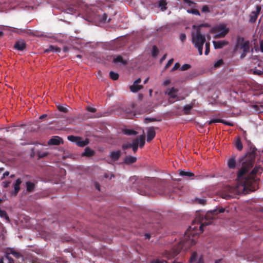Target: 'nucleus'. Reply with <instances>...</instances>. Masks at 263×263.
<instances>
[{
  "label": "nucleus",
  "instance_id": "f257e3e1",
  "mask_svg": "<svg viewBox=\"0 0 263 263\" xmlns=\"http://www.w3.org/2000/svg\"><path fill=\"white\" fill-rule=\"evenodd\" d=\"M217 215H197L191 226L185 232L186 242L191 241L190 245H194L196 241L194 239L197 235L203 232V227L211 224Z\"/></svg>",
  "mask_w": 263,
  "mask_h": 263
},
{
  "label": "nucleus",
  "instance_id": "f03ea898",
  "mask_svg": "<svg viewBox=\"0 0 263 263\" xmlns=\"http://www.w3.org/2000/svg\"><path fill=\"white\" fill-rule=\"evenodd\" d=\"M247 171V168H242L238 173L237 185L234 187L227 186L226 190L234 194H248L256 190L257 185L255 181L252 179H246L243 177Z\"/></svg>",
  "mask_w": 263,
  "mask_h": 263
},
{
  "label": "nucleus",
  "instance_id": "7ed1b4c3",
  "mask_svg": "<svg viewBox=\"0 0 263 263\" xmlns=\"http://www.w3.org/2000/svg\"><path fill=\"white\" fill-rule=\"evenodd\" d=\"M192 43L195 47L198 49L199 55L202 54L203 46L205 42L204 35L200 33L199 31V27L194 25L192 26V31L191 33Z\"/></svg>",
  "mask_w": 263,
  "mask_h": 263
},
{
  "label": "nucleus",
  "instance_id": "20e7f679",
  "mask_svg": "<svg viewBox=\"0 0 263 263\" xmlns=\"http://www.w3.org/2000/svg\"><path fill=\"white\" fill-rule=\"evenodd\" d=\"M250 45L248 40H245L243 37H238L237 43L234 48V52L235 54H240V58H244L246 54L250 51Z\"/></svg>",
  "mask_w": 263,
  "mask_h": 263
},
{
  "label": "nucleus",
  "instance_id": "39448f33",
  "mask_svg": "<svg viewBox=\"0 0 263 263\" xmlns=\"http://www.w3.org/2000/svg\"><path fill=\"white\" fill-rule=\"evenodd\" d=\"M211 31L215 33V38H221L224 37L229 32V29L224 24H219L212 29Z\"/></svg>",
  "mask_w": 263,
  "mask_h": 263
},
{
  "label": "nucleus",
  "instance_id": "423d86ee",
  "mask_svg": "<svg viewBox=\"0 0 263 263\" xmlns=\"http://www.w3.org/2000/svg\"><path fill=\"white\" fill-rule=\"evenodd\" d=\"M165 93L168 96V100L170 102L173 103L179 100L178 89L174 87L167 89Z\"/></svg>",
  "mask_w": 263,
  "mask_h": 263
},
{
  "label": "nucleus",
  "instance_id": "0eeeda50",
  "mask_svg": "<svg viewBox=\"0 0 263 263\" xmlns=\"http://www.w3.org/2000/svg\"><path fill=\"white\" fill-rule=\"evenodd\" d=\"M67 138L69 141L76 143L77 145L80 147H84L89 142L87 139H83L77 136H69Z\"/></svg>",
  "mask_w": 263,
  "mask_h": 263
},
{
  "label": "nucleus",
  "instance_id": "6e6552de",
  "mask_svg": "<svg viewBox=\"0 0 263 263\" xmlns=\"http://www.w3.org/2000/svg\"><path fill=\"white\" fill-rule=\"evenodd\" d=\"M261 8L260 6H256L255 7V10L252 11L250 14L249 22L251 23H254L258 17L261 11Z\"/></svg>",
  "mask_w": 263,
  "mask_h": 263
},
{
  "label": "nucleus",
  "instance_id": "1a4fd4ad",
  "mask_svg": "<svg viewBox=\"0 0 263 263\" xmlns=\"http://www.w3.org/2000/svg\"><path fill=\"white\" fill-rule=\"evenodd\" d=\"M141 82V79L140 78L137 79L133 83L132 85L130 86V89L131 91L133 92H136L138 91L139 90L142 88L143 86L139 84Z\"/></svg>",
  "mask_w": 263,
  "mask_h": 263
},
{
  "label": "nucleus",
  "instance_id": "9d476101",
  "mask_svg": "<svg viewBox=\"0 0 263 263\" xmlns=\"http://www.w3.org/2000/svg\"><path fill=\"white\" fill-rule=\"evenodd\" d=\"M62 143V139L58 136H54L51 139H50L48 143L49 145H60Z\"/></svg>",
  "mask_w": 263,
  "mask_h": 263
},
{
  "label": "nucleus",
  "instance_id": "9b49d317",
  "mask_svg": "<svg viewBox=\"0 0 263 263\" xmlns=\"http://www.w3.org/2000/svg\"><path fill=\"white\" fill-rule=\"evenodd\" d=\"M213 45L215 49H220L228 45V42L226 41H213Z\"/></svg>",
  "mask_w": 263,
  "mask_h": 263
},
{
  "label": "nucleus",
  "instance_id": "f8f14e48",
  "mask_svg": "<svg viewBox=\"0 0 263 263\" xmlns=\"http://www.w3.org/2000/svg\"><path fill=\"white\" fill-rule=\"evenodd\" d=\"M121 154L120 151H112L109 153V156L112 160L116 161L119 159Z\"/></svg>",
  "mask_w": 263,
  "mask_h": 263
},
{
  "label": "nucleus",
  "instance_id": "ddd939ff",
  "mask_svg": "<svg viewBox=\"0 0 263 263\" xmlns=\"http://www.w3.org/2000/svg\"><path fill=\"white\" fill-rule=\"evenodd\" d=\"M156 135V132L153 127H149L147 131V141H149L153 139Z\"/></svg>",
  "mask_w": 263,
  "mask_h": 263
},
{
  "label": "nucleus",
  "instance_id": "4468645a",
  "mask_svg": "<svg viewBox=\"0 0 263 263\" xmlns=\"http://www.w3.org/2000/svg\"><path fill=\"white\" fill-rule=\"evenodd\" d=\"M14 48L18 50H23L25 48V43L24 41H18L14 45Z\"/></svg>",
  "mask_w": 263,
  "mask_h": 263
},
{
  "label": "nucleus",
  "instance_id": "2eb2a0df",
  "mask_svg": "<svg viewBox=\"0 0 263 263\" xmlns=\"http://www.w3.org/2000/svg\"><path fill=\"white\" fill-rule=\"evenodd\" d=\"M137 160V158L133 156H127L124 160V163L127 164H131L135 163Z\"/></svg>",
  "mask_w": 263,
  "mask_h": 263
},
{
  "label": "nucleus",
  "instance_id": "dca6fc26",
  "mask_svg": "<svg viewBox=\"0 0 263 263\" xmlns=\"http://www.w3.org/2000/svg\"><path fill=\"white\" fill-rule=\"evenodd\" d=\"M95 152L90 148L87 147L85 149L84 152L82 153V155L86 157H91L94 155Z\"/></svg>",
  "mask_w": 263,
  "mask_h": 263
},
{
  "label": "nucleus",
  "instance_id": "f3484780",
  "mask_svg": "<svg viewBox=\"0 0 263 263\" xmlns=\"http://www.w3.org/2000/svg\"><path fill=\"white\" fill-rule=\"evenodd\" d=\"M22 182L21 179H18L16 180L15 184H14V194H16L20 189V184Z\"/></svg>",
  "mask_w": 263,
  "mask_h": 263
},
{
  "label": "nucleus",
  "instance_id": "a211bd4d",
  "mask_svg": "<svg viewBox=\"0 0 263 263\" xmlns=\"http://www.w3.org/2000/svg\"><path fill=\"white\" fill-rule=\"evenodd\" d=\"M213 212L215 213L216 214L218 213H222L224 212L228 213L229 211L228 210H226L222 207L219 206L217 207L216 209L213 210Z\"/></svg>",
  "mask_w": 263,
  "mask_h": 263
},
{
  "label": "nucleus",
  "instance_id": "6ab92c4d",
  "mask_svg": "<svg viewBox=\"0 0 263 263\" xmlns=\"http://www.w3.org/2000/svg\"><path fill=\"white\" fill-rule=\"evenodd\" d=\"M179 174L181 176H185L187 177H192L194 176V174L190 171H185L183 170H180Z\"/></svg>",
  "mask_w": 263,
  "mask_h": 263
},
{
  "label": "nucleus",
  "instance_id": "aec40b11",
  "mask_svg": "<svg viewBox=\"0 0 263 263\" xmlns=\"http://www.w3.org/2000/svg\"><path fill=\"white\" fill-rule=\"evenodd\" d=\"M135 141H137L138 145H139L140 147H142L144 145L145 139L143 136H140L138 139L135 140Z\"/></svg>",
  "mask_w": 263,
  "mask_h": 263
},
{
  "label": "nucleus",
  "instance_id": "412c9836",
  "mask_svg": "<svg viewBox=\"0 0 263 263\" xmlns=\"http://www.w3.org/2000/svg\"><path fill=\"white\" fill-rule=\"evenodd\" d=\"M2 258H4V262L5 261L6 263H14V260L8 254Z\"/></svg>",
  "mask_w": 263,
  "mask_h": 263
},
{
  "label": "nucleus",
  "instance_id": "4be33fe9",
  "mask_svg": "<svg viewBox=\"0 0 263 263\" xmlns=\"http://www.w3.org/2000/svg\"><path fill=\"white\" fill-rule=\"evenodd\" d=\"M235 145L238 150L240 151L242 149V145L239 138H237L236 140Z\"/></svg>",
  "mask_w": 263,
  "mask_h": 263
},
{
  "label": "nucleus",
  "instance_id": "5701e85b",
  "mask_svg": "<svg viewBox=\"0 0 263 263\" xmlns=\"http://www.w3.org/2000/svg\"><path fill=\"white\" fill-rule=\"evenodd\" d=\"M68 106L66 105H58V108L59 110L61 111L66 112L68 111Z\"/></svg>",
  "mask_w": 263,
  "mask_h": 263
},
{
  "label": "nucleus",
  "instance_id": "b1692460",
  "mask_svg": "<svg viewBox=\"0 0 263 263\" xmlns=\"http://www.w3.org/2000/svg\"><path fill=\"white\" fill-rule=\"evenodd\" d=\"M114 62L117 63H121L123 64H126V61H124L122 58L120 56H118L117 58L114 59Z\"/></svg>",
  "mask_w": 263,
  "mask_h": 263
},
{
  "label": "nucleus",
  "instance_id": "393cba45",
  "mask_svg": "<svg viewBox=\"0 0 263 263\" xmlns=\"http://www.w3.org/2000/svg\"><path fill=\"white\" fill-rule=\"evenodd\" d=\"M228 165L230 168H234L235 166V161L234 159H230L228 161Z\"/></svg>",
  "mask_w": 263,
  "mask_h": 263
},
{
  "label": "nucleus",
  "instance_id": "a878e982",
  "mask_svg": "<svg viewBox=\"0 0 263 263\" xmlns=\"http://www.w3.org/2000/svg\"><path fill=\"white\" fill-rule=\"evenodd\" d=\"M26 187H27V190L28 191L31 192L34 189V185L33 183H32L31 182H27L26 183Z\"/></svg>",
  "mask_w": 263,
  "mask_h": 263
},
{
  "label": "nucleus",
  "instance_id": "bb28decb",
  "mask_svg": "<svg viewBox=\"0 0 263 263\" xmlns=\"http://www.w3.org/2000/svg\"><path fill=\"white\" fill-rule=\"evenodd\" d=\"M130 146L133 148V151L136 152L138 149L137 141H134L133 143L130 144Z\"/></svg>",
  "mask_w": 263,
  "mask_h": 263
},
{
  "label": "nucleus",
  "instance_id": "cd10ccee",
  "mask_svg": "<svg viewBox=\"0 0 263 263\" xmlns=\"http://www.w3.org/2000/svg\"><path fill=\"white\" fill-rule=\"evenodd\" d=\"M197 257V252H194L192 254V255H191V256L190 257V260H189L190 262V263H192L193 262H194L196 260Z\"/></svg>",
  "mask_w": 263,
  "mask_h": 263
},
{
  "label": "nucleus",
  "instance_id": "c85d7f7f",
  "mask_svg": "<svg viewBox=\"0 0 263 263\" xmlns=\"http://www.w3.org/2000/svg\"><path fill=\"white\" fill-rule=\"evenodd\" d=\"M109 76L111 79L114 80H116L119 78V75L117 73L114 72L113 71H110L109 73Z\"/></svg>",
  "mask_w": 263,
  "mask_h": 263
},
{
  "label": "nucleus",
  "instance_id": "c756f323",
  "mask_svg": "<svg viewBox=\"0 0 263 263\" xmlns=\"http://www.w3.org/2000/svg\"><path fill=\"white\" fill-rule=\"evenodd\" d=\"M166 2L163 0L161 1L159 3V6L161 7V9L162 11L166 9Z\"/></svg>",
  "mask_w": 263,
  "mask_h": 263
},
{
  "label": "nucleus",
  "instance_id": "7c9ffc66",
  "mask_svg": "<svg viewBox=\"0 0 263 263\" xmlns=\"http://www.w3.org/2000/svg\"><path fill=\"white\" fill-rule=\"evenodd\" d=\"M187 12L189 13H192L196 15H200L199 11L197 9L187 10Z\"/></svg>",
  "mask_w": 263,
  "mask_h": 263
},
{
  "label": "nucleus",
  "instance_id": "2f4dec72",
  "mask_svg": "<svg viewBox=\"0 0 263 263\" xmlns=\"http://www.w3.org/2000/svg\"><path fill=\"white\" fill-rule=\"evenodd\" d=\"M252 71H252L253 73L254 74H257L259 76H261V75L263 74L262 70H258V69H254L253 70H252Z\"/></svg>",
  "mask_w": 263,
  "mask_h": 263
},
{
  "label": "nucleus",
  "instance_id": "473e14b6",
  "mask_svg": "<svg viewBox=\"0 0 263 263\" xmlns=\"http://www.w3.org/2000/svg\"><path fill=\"white\" fill-rule=\"evenodd\" d=\"M49 51H60V49L59 48L57 47H53V46H50L49 49L46 50L45 52H48Z\"/></svg>",
  "mask_w": 263,
  "mask_h": 263
},
{
  "label": "nucleus",
  "instance_id": "72a5a7b5",
  "mask_svg": "<svg viewBox=\"0 0 263 263\" xmlns=\"http://www.w3.org/2000/svg\"><path fill=\"white\" fill-rule=\"evenodd\" d=\"M124 133L126 135H136V132L133 130H130V129H126L124 131Z\"/></svg>",
  "mask_w": 263,
  "mask_h": 263
},
{
  "label": "nucleus",
  "instance_id": "f704fd0d",
  "mask_svg": "<svg viewBox=\"0 0 263 263\" xmlns=\"http://www.w3.org/2000/svg\"><path fill=\"white\" fill-rule=\"evenodd\" d=\"M205 46V54L208 55L210 52V43H209V42L206 43Z\"/></svg>",
  "mask_w": 263,
  "mask_h": 263
},
{
  "label": "nucleus",
  "instance_id": "c9c22d12",
  "mask_svg": "<svg viewBox=\"0 0 263 263\" xmlns=\"http://www.w3.org/2000/svg\"><path fill=\"white\" fill-rule=\"evenodd\" d=\"M0 217L6 220L7 222H10V219L8 215H0Z\"/></svg>",
  "mask_w": 263,
  "mask_h": 263
},
{
  "label": "nucleus",
  "instance_id": "e433bc0d",
  "mask_svg": "<svg viewBox=\"0 0 263 263\" xmlns=\"http://www.w3.org/2000/svg\"><path fill=\"white\" fill-rule=\"evenodd\" d=\"M196 26L199 27V31L200 32V29L201 27H209L210 25L208 23L202 24L199 25H196Z\"/></svg>",
  "mask_w": 263,
  "mask_h": 263
},
{
  "label": "nucleus",
  "instance_id": "4c0bfd02",
  "mask_svg": "<svg viewBox=\"0 0 263 263\" xmlns=\"http://www.w3.org/2000/svg\"><path fill=\"white\" fill-rule=\"evenodd\" d=\"M149 263H164L162 259H155L152 260Z\"/></svg>",
  "mask_w": 263,
  "mask_h": 263
},
{
  "label": "nucleus",
  "instance_id": "58836bf2",
  "mask_svg": "<svg viewBox=\"0 0 263 263\" xmlns=\"http://www.w3.org/2000/svg\"><path fill=\"white\" fill-rule=\"evenodd\" d=\"M171 84V80L170 79H166L163 82V85L164 86H167Z\"/></svg>",
  "mask_w": 263,
  "mask_h": 263
},
{
  "label": "nucleus",
  "instance_id": "ea45409f",
  "mask_svg": "<svg viewBox=\"0 0 263 263\" xmlns=\"http://www.w3.org/2000/svg\"><path fill=\"white\" fill-rule=\"evenodd\" d=\"M48 153H47V152H43V153H37V155H39V157L40 158H43L45 156H46L47 155H48Z\"/></svg>",
  "mask_w": 263,
  "mask_h": 263
},
{
  "label": "nucleus",
  "instance_id": "a19ab883",
  "mask_svg": "<svg viewBox=\"0 0 263 263\" xmlns=\"http://www.w3.org/2000/svg\"><path fill=\"white\" fill-rule=\"evenodd\" d=\"M179 37L182 42H184L186 39V35L185 33H181L179 35Z\"/></svg>",
  "mask_w": 263,
  "mask_h": 263
},
{
  "label": "nucleus",
  "instance_id": "79ce46f5",
  "mask_svg": "<svg viewBox=\"0 0 263 263\" xmlns=\"http://www.w3.org/2000/svg\"><path fill=\"white\" fill-rule=\"evenodd\" d=\"M202 11L203 12H209L210 10L208 7L206 5H204L202 8Z\"/></svg>",
  "mask_w": 263,
  "mask_h": 263
},
{
  "label": "nucleus",
  "instance_id": "37998d69",
  "mask_svg": "<svg viewBox=\"0 0 263 263\" xmlns=\"http://www.w3.org/2000/svg\"><path fill=\"white\" fill-rule=\"evenodd\" d=\"M190 67V66L189 64H184L181 67V69L182 70H185L189 69Z\"/></svg>",
  "mask_w": 263,
  "mask_h": 263
},
{
  "label": "nucleus",
  "instance_id": "c03bdc74",
  "mask_svg": "<svg viewBox=\"0 0 263 263\" xmlns=\"http://www.w3.org/2000/svg\"><path fill=\"white\" fill-rule=\"evenodd\" d=\"M184 3L187 4L188 6H191L192 4H194V3L190 0H183Z\"/></svg>",
  "mask_w": 263,
  "mask_h": 263
},
{
  "label": "nucleus",
  "instance_id": "a18cd8bd",
  "mask_svg": "<svg viewBox=\"0 0 263 263\" xmlns=\"http://www.w3.org/2000/svg\"><path fill=\"white\" fill-rule=\"evenodd\" d=\"M221 122L225 125H229V126H233V124L230 122L227 121H221Z\"/></svg>",
  "mask_w": 263,
  "mask_h": 263
},
{
  "label": "nucleus",
  "instance_id": "49530a36",
  "mask_svg": "<svg viewBox=\"0 0 263 263\" xmlns=\"http://www.w3.org/2000/svg\"><path fill=\"white\" fill-rule=\"evenodd\" d=\"M180 67V65L179 63H176L173 66V67L172 68V71H174L176 69H177L178 68H179V67Z\"/></svg>",
  "mask_w": 263,
  "mask_h": 263
},
{
  "label": "nucleus",
  "instance_id": "de8ad7c7",
  "mask_svg": "<svg viewBox=\"0 0 263 263\" xmlns=\"http://www.w3.org/2000/svg\"><path fill=\"white\" fill-rule=\"evenodd\" d=\"M222 63V61L221 60H220L218 61L215 64H214L215 67H218L220 65H221Z\"/></svg>",
  "mask_w": 263,
  "mask_h": 263
},
{
  "label": "nucleus",
  "instance_id": "09e8293b",
  "mask_svg": "<svg viewBox=\"0 0 263 263\" xmlns=\"http://www.w3.org/2000/svg\"><path fill=\"white\" fill-rule=\"evenodd\" d=\"M197 263H204L203 258L202 256L198 258Z\"/></svg>",
  "mask_w": 263,
  "mask_h": 263
},
{
  "label": "nucleus",
  "instance_id": "8fccbe9b",
  "mask_svg": "<svg viewBox=\"0 0 263 263\" xmlns=\"http://www.w3.org/2000/svg\"><path fill=\"white\" fill-rule=\"evenodd\" d=\"M10 182L9 181H5L3 183V185L4 187H7L9 186Z\"/></svg>",
  "mask_w": 263,
  "mask_h": 263
},
{
  "label": "nucleus",
  "instance_id": "3c124183",
  "mask_svg": "<svg viewBox=\"0 0 263 263\" xmlns=\"http://www.w3.org/2000/svg\"><path fill=\"white\" fill-rule=\"evenodd\" d=\"M173 61V59H171L170 60H169L168 63L166 65V67L167 68V67H169L172 64Z\"/></svg>",
  "mask_w": 263,
  "mask_h": 263
},
{
  "label": "nucleus",
  "instance_id": "603ef678",
  "mask_svg": "<svg viewBox=\"0 0 263 263\" xmlns=\"http://www.w3.org/2000/svg\"><path fill=\"white\" fill-rule=\"evenodd\" d=\"M130 144H124L123 145L122 147L123 149H126V148H128L129 147H131V146H130Z\"/></svg>",
  "mask_w": 263,
  "mask_h": 263
},
{
  "label": "nucleus",
  "instance_id": "864d4df0",
  "mask_svg": "<svg viewBox=\"0 0 263 263\" xmlns=\"http://www.w3.org/2000/svg\"><path fill=\"white\" fill-rule=\"evenodd\" d=\"M9 174V173L8 172H6L4 173L3 175V177H2V179L5 178L6 176H8Z\"/></svg>",
  "mask_w": 263,
  "mask_h": 263
},
{
  "label": "nucleus",
  "instance_id": "5fc2aeb1",
  "mask_svg": "<svg viewBox=\"0 0 263 263\" xmlns=\"http://www.w3.org/2000/svg\"><path fill=\"white\" fill-rule=\"evenodd\" d=\"M260 48L261 51L263 52V41H261L260 42Z\"/></svg>",
  "mask_w": 263,
  "mask_h": 263
},
{
  "label": "nucleus",
  "instance_id": "6e6d98bb",
  "mask_svg": "<svg viewBox=\"0 0 263 263\" xmlns=\"http://www.w3.org/2000/svg\"><path fill=\"white\" fill-rule=\"evenodd\" d=\"M198 202L201 203V204H204L205 202V200L204 199H197Z\"/></svg>",
  "mask_w": 263,
  "mask_h": 263
},
{
  "label": "nucleus",
  "instance_id": "4d7b16f0",
  "mask_svg": "<svg viewBox=\"0 0 263 263\" xmlns=\"http://www.w3.org/2000/svg\"><path fill=\"white\" fill-rule=\"evenodd\" d=\"M88 110L93 112L96 111V109L95 108H92V107H89V108H88Z\"/></svg>",
  "mask_w": 263,
  "mask_h": 263
},
{
  "label": "nucleus",
  "instance_id": "13d9d810",
  "mask_svg": "<svg viewBox=\"0 0 263 263\" xmlns=\"http://www.w3.org/2000/svg\"><path fill=\"white\" fill-rule=\"evenodd\" d=\"M145 237L146 239H149L151 238V235L148 233H146L145 234Z\"/></svg>",
  "mask_w": 263,
  "mask_h": 263
},
{
  "label": "nucleus",
  "instance_id": "bf43d9fd",
  "mask_svg": "<svg viewBox=\"0 0 263 263\" xmlns=\"http://www.w3.org/2000/svg\"><path fill=\"white\" fill-rule=\"evenodd\" d=\"M220 122L219 120H211L210 121V123H213V122Z\"/></svg>",
  "mask_w": 263,
  "mask_h": 263
},
{
  "label": "nucleus",
  "instance_id": "052dcab7",
  "mask_svg": "<svg viewBox=\"0 0 263 263\" xmlns=\"http://www.w3.org/2000/svg\"><path fill=\"white\" fill-rule=\"evenodd\" d=\"M191 107L190 106H186L184 107V109H189V110L191 109Z\"/></svg>",
  "mask_w": 263,
  "mask_h": 263
},
{
  "label": "nucleus",
  "instance_id": "680f3d73",
  "mask_svg": "<svg viewBox=\"0 0 263 263\" xmlns=\"http://www.w3.org/2000/svg\"><path fill=\"white\" fill-rule=\"evenodd\" d=\"M221 260H222V259H221L216 260L215 261V263H220Z\"/></svg>",
  "mask_w": 263,
  "mask_h": 263
},
{
  "label": "nucleus",
  "instance_id": "e2e57ef3",
  "mask_svg": "<svg viewBox=\"0 0 263 263\" xmlns=\"http://www.w3.org/2000/svg\"><path fill=\"white\" fill-rule=\"evenodd\" d=\"M148 81V78H147L144 81V84H146Z\"/></svg>",
  "mask_w": 263,
  "mask_h": 263
},
{
  "label": "nucleus",
  "instance_id": "0e129e2a",
  "mask_svg": "<svg viewBox=\"0 0 263 263\" xmlns=\"http://www.w3.org/2000/svg\"><path fill=\"white\" fill-rule=\"evenodd\" d=\"M151 121V119H145V120H144V122H145V123H147V121Z\"/></svg>",
  "mask_w": 263,
  "mask_h": 263
},
{
  "label": "nucleus",
  "instance_id": "69168bd1",
  "mask_svg": "<svg viewBox=\"0 0 263 263\" xmlns=\"http://www.w3.org/2000/svg\"><path fill=\"white\" fill-rule=\"evenodd\" d=\"M46 115H42V116H41L40 117V119H42V118H44V117H46Z\"/></svg>",
  "mask_w": 263,
  "mask_h": 263
},
{
  "label": "nucleus",
  "instance_id": "338daca9",
  "mask_svg": "<svg viewBox=\"0 0 263 263\" xmlns=\"http://www.w3.org/2000/svg\"><path fill=\"white\" fill-rule=\"evenodd\" d=\"M0 263H4V258H1L0 259Z\"/></svg>",
  "mask_w": 263,
  "mask_h": 263
},
{
  "label": "nucleus",
  "instance_id": "774afa93",
  "mask_svg": "<svg viewBox=\"0 0 263 263\" xmlns=\"http://www.w3.org/2000/svg\"><path fill=\"white\" fill-rule=\"evenodd\" d=\"M3 32L2 31H0V37L3 36Z\"/></svg>",
  "mask_w": 263,
  "mask_h": 263
}]
</instances>
